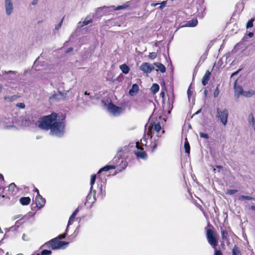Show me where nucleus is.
I'll return each mask as SVG.
<instances>
[{
	"instance_id": "dca6fc26",
	"label": "nucleus",
	"mask_w": 255,
	"mask_h": 255,
	"mask_svg": "<svg viewBox=\"0 0 255 255\" xmlns=\"http://www.w3.org/2000/svg\"><path fill=\"white\" fill-rule=\"evenodd\" d=\"M2 75H7L6 79L8 80H13L14 79V77L12 76L11 75H15L17 73L16 71H2Z\"/></svg>"
},
{
	"instance_id": "4be33fe9",
	"label": "nucleus",
	"mask_w": 255,
	"mask_h": 255,
	"mask_svg": "<svg viewBox=\"0 0 255 255\" xmlns=\"http://www.w3.org/2000/svg\"><path fill=\"white\" fill-rule=\"evenodd\" d=\"M30 198L29 197H21L19 202L22 205H27L30 203Z\"/></svg>"
},
{
	"instance_id": "9b49d317",
	"label": "nucleus",
	"mask_w": 255,
	"mask_h": 255,
	"mask_svg": "<svg viewBox=\"0 0 255 255\" xmlns=\"http://www.w3.org/2000/svg\"><path fill=\"white\" fill-rule=\"evenodd\" d=\"M5 13L7 15H10L13 10V3L11 0H4Z\"/></svg>"
},
{
	"instance_id": "ea45409f",
	"label": "nucleus",
	"mask_w": 255,
	"mask_h": 255,
	"mask_svg": "<svg viewBox=\"0 0 255 255\" xmlns=\"http://www.w3.org/2000/svg\"><path fill=\"white\" fill-rule=\"evenodd\" d=\"M67 232H66L65 231V233L62 234V235H59L58 237H57L56 238H58V240L60 241V240H61V239H64L66 238V234H67Z\"/></svg>"
},
{
	"instance_id": "c03bdc74",
	"label": "nucleus",
	"mask_w": 255,
	"mask_h": 255,
	"mask_svg": "<svg viewBox=\"0 0 255 255\" xmlns=\"http://www.w3.org/2000/svg\"><path fill=\"white\" fill-rule=\"evenodd\" d=\"M215 250L214 255H223V254L221 250H218L216 248L214 249Z\"/></svg>"
},
{
	"instance_id": "c85d7f7f",
	"label": "nucleus",
	"mask_w": 255,
	"mask_h": 255,
	"mask_svg": "<svg viewBox=\"0 0 255 255\" xmlns=\"http://www.w3.org/2000/svg\"><path fill=\"white\" fill-rule=\"evenodd\" d=\"M151 91L153 94L156 93L159 90V86L157 84L154 83L151 87Z\"/></svg>"
},
{
	"instance_id": "412c9836",
	"label": "nucleus",
	"mask_w": 255,
	"mask_h": 255,
	"mask_svg": "<svg viewBox=\"0 0 255 255\" xmlns=\"http://www.w3.org/2000/svg\"><path fill=\"white\" fill-rule=\"evenodd\" d=\"M116 166L112 165H106V166L102 167V168H101L99 170L98 174H99L103 171H108L110 169H116Z\"/></svg>"
},
{
	"instance_id": "6e6552de",
	"label": "nucleus",
	"mask_w": 255,
	"mask_h": 255,
	"mask_svg": "<svg viewBox=\"0 0 255 255\" xmlns=\"http://www.w3.org/2000/svg\"><path fill=\"white\" fill-rule=\"evenodd\" d=\"M68 244V242L58 240V238H55L46 243V245H50L53 250L61 249L63 246H67Z\"/></svg>"
},
{
	"instance_id": "39448f33",
	"label": "nucleus",
	"mask_w": 255,
	"mask_h": 255,
	"mask_svg": "<svg viewBox=\"0 0 255 255\" xmlns=\"http://www.w3.org/2000/svg\"><path fill=\"white\" fill-rule=\"evenodd\" d=\"M112 162L114 164L113 165L116 166V173L122 171L127 167L128 165L127 161L119 156H115L113 158Z\"/></svg>"
},
{
	"instance_id": "8fccbe9b",
	"label": "nucleus",
	"mask_w": 255,
	"mask_h": 255,
	"mask_svg": "<svg viewBox=\"0 0 255 255\" xmlns=\"http://www.w3.org/2000/svg\"><path fill=\"white\" fill-rule=\"evenodd\" d=\"M22 239L23 241H28L29 240L27 236L24 234L23 235Z\"/></svg>"
},
{
	"instance_id": "c9c22d12",
	"label": "nucleus",
	"mask_w": 255,
	"mask_h": 255,
	"mask_svg": "<svg viewBox=\"0 0 255 255\" xmlns=\"http://www.w3.org/2000/svg\"><path fill=\"white\" fill-rule=\"evenodd\" d=\"M219 85H218L213 93V96L215 98L217 97L219 94Z\"/></svg>"
},
{
	"instance_id": "72a5a7b5",
	"label": "nucleus",
	"mask_w": 255,
	"mask_h": 255,
	"mask_svg": "<svg viewBox=\"0 0 255 255\" xmlns=\"http://www.w3.org/2000/svg\"><path fill=\"white\" fill-rule=\"evenodd\" d=\"M52 252L50 250H44L40 254H37L36 255H50Z\"/></svg>"
},
{
	"instance_id": "5fc2aeb1",
	"label": "nucleus",
	"mask_w": 255,
	"mask_h": 255,
	"mask_svg": "<svg viewBox=\"0 0 255 255\" xmlns=\"http://www.w3.org/2000/svg\"><path fill=\"white\" fill-rule=\"evenodd\" d=\"M37 1H38V0H33V1L32 2V4L33 5L36 4L37 3Z\"/></svg>"
},
{
	"instance_id": "e2e57ef3",
	"label": "nucleus",
	"mask_w": 255,
	"mask_h": 255,
	"mask_svg": "<svg viewBox=\"0 0 255 255\" xmlns=\"http://www.w3.org/2000/svg\"><path fill=\"white\" fill-rule=\"evenodd\" d=\"M164 95V93L163 92H161V93H160V96H161V97H163Z\"/></svg>"
},
{
	"instance_id": "e433bc0d",
	"label": "nucleus",
	"mask_w": 255,
	"mask_h": 255,
	"mask_svg": "<svg viewBox=\"0 0 255 255\" xmlns=\"http://www.w3.org/2000/svg\"><path fill=\"white\" fill-rule=\"evenodd\" d=\"M192 93H193V91L191 90V86H190L187 90V95H188L189 100H190V99L192 95Z\"/></svg>"
},
{
	"instance_id": "052dcab7",
	"label": "nucleus",
	"mask_w": 255,
	"mask_h": 255,
	"mask_svg": "<svg viewBox=\"0 0 255 255\" xmlns=\"http://www.w3.org/2000/svg\"><path fill=\"white\" fill-rule=\"evenodd\" d=\"M2 86L1 85H0V93L2 92Z\"/></svg>"
},
{
	"instance_id": "9d476101",
	"label": "nucleus",
	"mask_w": 255,
	"mask_h": 255,
	"mask_svg": "<svg viewBox=\"0 0 255 255\" xmlns=\"http://www.w3.org/2000/svg\"><path fill=\"white\" fill-rule=\"evenodd\" d=\"M140 70L144 73L148 74L150 73L152 70L154 69V67L148 63H143L139 67Z\"/></svg>"
},
{
	"instance_id": "0e129e2a",
	"label": "nucleus",
	"mask_w": 255,
	"mask_h": 255,
	"mask_svg": "<svg viewBox=\"0 0 255 255\" xmlns=\"http://www.w3.org/2000/svg\"><path fill=\"white\" fill-rule=\"evenodd\" d=\"M201 110H198L196 113V114H198L200 112Z\"/></svg>"
},
{
	"instance_id": "bb28decb",
	"label": "nucleus",
	"mask_w": 255,
	"mask_h": 255,
	"mask_svg": "<svg viewBox=\"0 0 255 255\" xmlns=\"http://www.w3.org/2000/svg\"><path fill=\"white\" fill-rule=\"evenodd\" d=\"M154 65L158 68L161 73H164L166 71V68L164 65L160 63H154Z\"/></svg>"
},
{
	"instance_id": "680f3d73",
	"label": "nucleus",
	"mask_w": 255,
	"mask_h": 255,
	"mask_svg": "<svg viewBox=\"0 0 255 255\" xmlns=\"http://www.w3.org/2000/svg\"><path fill=\"white\" fill-rule=\"evenodd\" d=\"M251 209L253 210H255V206H252L251 207Z\"/></svg>"
},
{
	"instance_id": "7c9ffc66",
	"label": "nucleus",
	"mask_w": 255,
	"mask_h": 255,
	"mask_svg": "<svg viewBox=\"0 0 255 255\" xmlns=\"http://www.w3.org/2000/svg\"><path fill=\"white\" fill-rule=\"evenodd\" d=\"M184 148L185 152L187 154H189L190 151V147L189 143L187 140V138H186V140L184 142Z\"/></svg>"
},
{
	"instance_id": "f8f14e48",
	"label": "nucleus",
	"mask_w": 255,
	"mask_h": 255,
	"mask_svg": "<svg viewBox=\"0 0 255 255\" xmlns=\"http://www.w3.org/2000/svg\"><path fill=\"white\" fill-rule=\"evenodd\" d=\"M65 98V96L64 95V94L61 93V92L58 91L57 93H54L51 97H50L49 101L51 102H55L59 101L62 99H64Z\"/></svg>"
},
{
	"instance_id": "c756f323",
	"label": "nucleus",
	"mask_w": 255,
	"mask_h": 255,
	"mask_svg": "<svg viewBox=\"0 0 255 255\" xmlns=\"http://www.w3.org/2000/svg\"><path fill=\"white\" fill-rule=\"evenodd\" d=\"M248 122L252 126L253 125H255V119L252 113L250 114L249 115Z\"/></svg>"
},
{
	"instance_id": "3c124183",
	"label": "nucleus",
	"mask_w": 255,
	"mask_h": 255,
	"mask_svg": "<svg viewBox=\"0 0 255 255\" xmlns=\"http://www.w3.org/2000/svg\"><path fill=\"white\" fill-rule=\"evenodd\" d=\"M62 22V20L61 21V22L55 26V29L58 30L61 26V23Z\"/></svg>"
},
{
	"instance_id": "774afa93",
	"label": "nucleus",
	"mask_w": 255,
	"mask_h": 255,
	"mask_svg": "<svg viewBox=\"0 0 255 255\" xmlns=\"http://www.w3.org/2000/svg\"><path fill=\"white\" fill-rule=\"evenodd\" d=\"M252 127L254 128V130H255V125H253V126H252Z\"/></svg>"
},
{
	"instance_id": "49530a36",
	"label": "nucleus",
	"mask_w": 255,
	"mask_h": 255,
	"mask_svg": "<svg viewBox=\"0 0 255 255\" xmlns=\"http://www.w3.org/2000/svg\"><path fill=\"white\" fill-rule=\"evenodd\" d=\"M126 6H126L125 5H120V6L117 7L115 9V10H120V9H124V8H126Z\"/></svg>"
},
{
	"instance_id": "1a4fd4ad",
	"label": "nucleus",
	"mask_w": 255,
	"mask_h": 255,
	"mask_svg": "<svg viewBox=\"0 0 255 255\" xmlns=\"http://www.w3.org/2000/svg\"><path fill=\"white\" fill-rule=\"evenodd\" d=\"M108 108L109 112L115 117L119 116L123 111L122 107H118L112 103L109 104Z\"/></svg>"
},
{
	"instance_id": "a878e982",
	"label": "nucleus",
	"mask_w": 255,
	"mask_h": 255,
	"mask_svg": "<svg viewBox=\"0 0 255 255\" xmlns=\"http://www.w3.org/2000/svg\"><path fill=\"white\" fill-rule=\"evenodd\" d=\"M232 255H242L240 249L235 245L232 251Z\"/></svg>"
},
{
	"instance_id": "f704fd0d",
	"label": "nucleus",
	"mask_w": 255,
	"mask_h": 255,
	"mask_svg": "<svg viewBox=\"0 0 255 255\" xmlns=\"http://www.w3.org/2000/svg\"><path fill=\"white\" fill-rule=\"evenodd\" d=\"M254 18L251 19L247 23V28H250L253 26V22L254 21Z\"/></svg>"
},
{
	"instance_id": "bf43d9fd",
	"label": "nucleus",
	"mask_w": 255,
	"mask_h": 255,
	"mask_svg": "<svg viewBox=\"0 0 255 255\" xmlns=\"http://www.w3.org/2000/svg\"><path fill=\"white\" fill-rule=\"evenodd\" d=\"M216 167L219 169H222L223 168V167L221 165H217Z\"/></svg>"
},
{
	"instance_id": "de8ad7c7",
	"label": "nucleus",
	"mask_w": 255,
	"mask_h": 255,
	"mask_svg": "<svg viewBox=\"0 0 255 255\" xmlns=\"http://www.w3.org/2000/svg\"><path fill=\"white\" fill-rule=\"evenodd\" d=\"M166 4V1H163L160 3V6H159V8L161 9H162L163 7Z\"/></svg>"
},
{
	"instance_id": "0eeeda50",
	"label": "nucleus",
	"mask_w": 255,
	"mask_h": 255,
	"mask_svg": "<svg viewBox=\"0 0 255 255\" xmlns=\"http://www.w3.org/2000/svg\"><path fill=\"white\" fill-rule=\"evenodd\" d=\"M206 236L208 243L213 249L216 248L218 242L216 238V233L212 229H208L206 231Z\"/></svg>"
},
{
	"instance_id": "f3484780",
	"label": "nucleus",
	"mask_w": 255,
	"mask_h": 255,
	"mask_svg": "<svg viewBox=\"0 0 255 255\" xmlns=\"http://www.w3.org/2000/svg\"><path fill=\"white\" fill-rule=\"evenodd\" d=\"M79 210H78V209H77L73 213V214H72V215L70 216V218H69V220L68 221V225H67V228L66 229V232H68V228H69V226L71 225H72L74 221V220H75V218Z\"/></svg>"
},
{
	"instance_id": "79ce46f5",
	"label": "nucleus",
	"mask_w": 255,
	"mask_h": 255,
	"mask_svg": "<svg viewBox=\"0 0 255 255\" xmlns=\"http://www.w3.org/2000/svg\"><path fill=\"white\" fill-rule=\"evenodd\" d=\"M199 134H200V136L201 137H203V138H206V139L209 138V135L207 133H203V132H200L199 133Z\"/></svg>"
},
{
	"instance_id": "a18cd8bd",
	"label": "nucleus",
	"mask_w": 255,
	"mask_h": 255,
	"mask_svg": "<svg viewBox=\"0 0 255 255\" xmlns=\"http://www.w3.org/2000/svg\"><path fill=\"white\" fill-rule=\"evenodd\" d=\"M16 106L21 108L24 109L25 108V105L23 103H19L16 104Z\"/></svg>"
},
{
	"instance_id": "6ab92c4d",
	"label": "nucleus",
	"mask_w": 255,
	"mask_h": 255,
	"mask_svg": "<svg viewBox=\"0 0 255 255\" xmlns=\"http://www.w3.org/2000/svg\"><path fill=\"white\" fill-rule=\"evenodd\" d=\"M210 75H211L210 72L208 70L206 72L205 75H204L202 80V83L204 86H205L207 84V83L209 80Z\"/></svg>"
},
{
	"instance_id": "aec40b11",
	"label": "nucleus",
	"mask_w": 255,
	"mask_h": 255,
	"mask_svg": "<svg viewBox=\"0 0 255 255\" xmlns=\"http://www.w3.org/2000/svg\"><path fill=\"white\" fill-rule=\"evenodd\" d=\"M221 233L222 239L223 240V241L224 242H229V238L228 236V233L227 231L226 230H225L223 228H221Z\"/></svg>"
},
{
	"instance_id": "20e7f679",
	"label": "nucleus",
	"mask_w": 255,
	"mask_h": 255,
	"mask_svg": "<svg viewBox=\"0 0 255 255\" xmlns=\"http://www.w3.org/2000/svg\"><path fill=\"white\" fill-rule=\"evenodd\" d=\"M4 185L5 181L3 176L0 174V204L10 203L14 202V201H6V200H9L10 197L7 195L6 191L5 190Z\"/></svg>"
},
{
	"instance_id": "4d7b16f0",
	"label": "nucleus",
	"mask_w": 255,
	"mask_h": 255,
	"mask_svg": "<svg viewBox=\"0 0 255 255\" xmlns=\"http://www.w3.org/2000/svg\"><path fill=\"white\" fill-rule=\"evenodd\" d=\"M34 215V213H32L31 212L28 213L27 214V216H31L32 217H33Z\"/></svg>"
},
{
	"instance_id": "a19ab883",
	"label": "nucleus",
	"mask_w": 255,
	"mask_h": 255,
	"mask_svg": "<svg viewBox=\"0 0 255 255\" xmlns=\"http://www.w3.org/2000/svg\"><path fill=\"white\" fill-rule=\"evenodd\" d=\"M156 53H155V52H151V53H150L149 55H148V57L149 58H150V59H154L156 57Z\"/></svg>"
},
{
	"instance_id": "5701e85b",
	"label": "nucleus",
	"mask_w": 255,
	"mask_h": 255,
	"mask_svg": "<svg viewBox=\"0 0 255 255\" xmlns=\"http://www.w3.org/2000/svg\"><path fill=\"white\" fill-rule=\"evenodd\" d=\"M198 20L196 18H193L188 21L186 24V26L188 27H194L197 25Z\"/></svg>"
},
{
	"instance_id": "37998d69",
	"label": "nucleus",
	"mask_w": 255,
	"mask_h": 255,
	"mask_svg": "<svg viewBox=\"0 0 255 255\" xmlns=\"http://www.w3.org/2000/svg\"><path fill=\"white\" fill-rule=\"evenodd\" d=\"M38 62H38V59H37L35 60V61L34 62V63L33 67H34L35 70H40V69L38 67Z\"/></svg>"
},
{
	"instance_id": "f03ea898",
	"label": "nucleus",
	"mask_w": 255,
	"mask_h": 255,
	"mask_svg": "<svg viewBox=\"0 0 255 255\" xmlns=\"http://www.w3.org/2000/svg\"><path fill=\"white\" fill-rule=\"evenodd\" d=\"M65 115L63 114L58 115L56 113H52L39 120L38 127L43 129H50L51 135L61 137L65 133Z\"/></svg>"
},
{
	"instance_id": "603ef678",
	"label": "nucleus",
	"mask_w": 255,
	"mask_h": 255,
	"mask_svg": "<svg viewBox=\"0 0 255 255\" xmlns=\"http://www.w3.org/2000/svg\"><path fill=\"white\" fill-rule=\"evenodd\" d=\"M248 35L250 38H252L254 36V33L250 32L248 33Z\"/></svg>"
},
{
	"instance_id": "b1692460",
	"label": "nucleus",
	"mask_w": 255,
	"mask_h": 255,
	"mask_svg": "<svg viewBox=\"0 0 255 255\" xmlns=\"http://www.w3.org/2000/svg\"><path fill=\"white\" fill-rule=\"evenodd\" d=\"M120 69L123 73L127 74L129 72V68L128 66L126 64H122L120 66Z\"/></svg>"
},
{
	"instance_id": "13d9d810",
	"label": "nucleus",
	"mask_w": 255,
	"mask_h": 255,
	"mask_svg": "<svg viewBox=\"0 0 255 255\" xmlns=\"http://www.w3.org/2000/svg\"><path fill=\"white\" fill-rule=\"evenodd\" d=\"M159 4V3H152L151 5L153 6H155Z\"/></svg>"
},
{
	"instance_id": "f257e3e1",
	"label": "nucleus",
	"mask_w": 255,
	"mask_h": 255,
	"mask_svg": "<svg viewBox=\"0 0 255 255\" xmlns=\"http://www.w3.org/2000/svg\"><path fill=\"white\" fill-rule=\"evenodd\" d=\"M147 132L146 135H144V137L140 140V145L139 142L136 143V147L137 149L134 151L135 155L137 158L142 159H146L147 155L144 149L143 146H146L147 139L149 137L150 138L151 142L149 145V147L152 152L154 151L156 149L157 146L159 144V138L164 133V130L161 129V125L159 122L151 123L147 128H145V132Z\"/></svg>"
},
{
	"instance_id": "338daca9",
	"label": "nucleus",
	"mask_w": 255,
	"mask_h": 255,
	"mask_svg": "<svg viewBox=\"0 0 255 255\" xmlns=\"http://www.w3.org/2000/svg\"><path fill=\"white\" fill-rule=\"evenodd\" d=\"M85 95H89V93H88L87 92H85Z\"/></svg>"
},
{
	"instance_id": "ddd939ff",
	"label": "nucleus",
	"mask_w": 255,
	"mask_h": 255,
	"mask_svg": "<svg viewBox=\"0 0 255 255\" xmlns=\"http://www.w3.org/2000/svg\"><path fill=\"white\" fill-rule=\"evenodd\" d=\"M36 206L39 209L42 208L45 204V200L40 194L37 195L35 199Z\"/></svg>"
},
{
	"instance_id": "09e8293b",
	"label": "nucleus",
	"mask_w": 255,
	"mask_h": 255,
	"mask_svg": "<svg viewBox=\"0 0 255 255\" xmlns=\"http://www.w3.org/2000/svg\"><path fill=\"white\" fill-rule=\"evenodd\" d=\"M241 70V69H239L238 71H237L235 72L234 73H233L231 75V77L233 78L235 76L237 75Z\"/></svg>"
},
{
	"instance_id": "864d4df0",
	"label": "nucleus",
	"mask_w": 255,
	"mask_h": 255,
	"mask_svg": "<svg viewBox=\"0 0 255 255\" xmlns=\"http://www.w3.org/2000/svg\"><path fill=\"white\" fill-rule=\"evenodd\" d=\"M33 191L36 192L37 193V195L39 194V190L36 188H34V189H33Z\"/></svg>"
},
{
	"instance_id": "a211bd4d",
	"label": "nucleus",
	"mask_w": 255,
	"mask_h": 255,
	"mask_svg": "<svg viewBox=\"0 0 255 255\" xmlns=\"http://www.w3.org/2000/svg\"><path fill=\"white\" fill-rule=\"evenodd\" d=\"M139 87L137 84H134L132 86V88L129 91V94L130 96H133L138 92Z\"/></svg>"
},
{
	"instance_id": "4468645a",
	"label": "nucleus",
	"mask_w": 255,
	"mask_h": 255,
	"mask_svg": "<svg viewBox=\"0 0 255 255\" xmlns=\"http://www.w3.org/2000/svg\"><path fill=\"white\" fill-rule=\"evenodd\" d=\"M235 96L238 98L240 95H243L244 90L242 87L237 85V81L235 82L234 85Z\"/></svg>"
},
{
	"instance_id": "58836bf2",
	"label": "nucleus",
	"mask_w": 255,
	"mask_h": 255,
	"mask_svg": "<svg viewBox=\"0 0 255 255\" xmlns=\"http://www.w3.org/2000/svg\"><path fill=\"white\" fill-rule=\"evenodd\" d=\"M238 192L237 190L230 189L228 190L227 192V194L228 195H233Z\"/></svg>"
},
{
	"instance_id": "7ed1b4c3",
	"label": "nucleus",
	"mask_w": 255,
	"mask_h": 255,
	"mask_svg": "<svg viewBox=\"0 0 255 255\" xmlns=\"http://www.w3.org/2000/svg\"><path fill=\"white\" fill-rule=\"evenodd\" d=\"M106 195L105 183L101 181L97 183V189H90L86 197L85 205L91 207L97 199H102Z\"/></svg>"
},
{
	"instance_id": "cd10ccee",
	"label": "nucleus",
	"mask_w": 255,
	"mask_h": 255,
	"mask_svg": "<svg viewBox=\"0 0 255 255\" xmlns=\"http://www.w3.org/2000/svg\"><path fill=\"white\" fill-rule=\"evenodd\" d=\"M96 179V175L95 174H93L91 176V180H90V185H91L90 189H91V191H93V189H97V188H95L94 187V185L95 184Z\"/></svg>"
},
{
	"instance_id": "6e6d98bb",
	"label": "nucleus",
	"mask_w": 255,
	"mask_h": 255,
	"mask_svg": "<svg viewBox=\"0 0 255 255\" xmlns=\"http://www.w3.org/2000/svg\"><path fill=\"white\" fill-rule=\"evenodd\" d=\"M72 50H73V48H69L67 50L66 52H67V53L70 52H71Z\"/></svg>"
},
{
	"instance_id": "423d86ee",
	"label": "nucleus",
	"mask_w": 255,
	"mask_h": 255,
	"mask_svg": "<svg viewBox=\"0 0 255 255\" xmlns=\"http://www.w3.org/2000/svg\"><path fill=\"white\" fill-rule=\"evenodd\" d=\"M216 118L218 119L224 126H226L228 123L229 116L228 110L226 108L221 109L218 107L216 109Z\"/></svg>"
},
{
	"instance_id": "2f4dec72",
	"label": "nucleus",
	"mask_w": 255,
	"mask_h": 255,
	"mask_svg": "<svg viewBox=\"0 0 255 255\" xmlns=\"http://www.w3.org/2000/svg\"><path fill=\"white\" fill-rule=\"evenodd\" d=\"M238 199L239 200H254V198L252 197L245 195H241L240 196Z\"/></svg>"
},
{
	"instance_id": "473e14b6",
	"label": "nucleus",
	"mask_w": 255,
	"mask_h": 255,
	"mask_svg": "<svg viewBox=\"0 0 255 255\" xmlns=\"http://www.w3.org/2000/svg\"><path fill=\"white\" fill-rule=\"evenodd\" d=\"M17 98V96L15 95H13L12 96H4V100L5 101L12 102L15 100Z\"/></svg>"
},
{
	"instance_id": "393cba45",
	"label": "nucleus",
	"mask_w": 255,
	"mask_h": 255,
	"mask_svg": "<svg viewBox=\"0 0 255 255\" xmlns=\"http://www.w3.org/2000/svg\"><path fill=\"white\" fill-rule=\"evenodd\" d=\"M255 93V92L253 90H250L248 91H244L243 96L246 98H250L253 96Z\"/></svg>"
},
{
	"instance_id": "2eb2a0df",
	"label": "nucleus",
	"mask_w": 255,
	"mask_h": 255,
	"mask_svg": "<svg viewBox=\"0 0 255 255\" xmlns=\"http://www.w3.org/2000/svg\"><path fill=\"white\" fill-rule=\"evenodd\" d=\"M17 190L16 188V186L14 183H12L9 184L8 187L7 191H6L7 195L10 197V196H12L15 194Z\"/></svg>"
},
{
	"instance_id": "69168bd1",
	"label": "nucleus",
	"mask_w": 255,
	"mask_h": 255,
	"mask_svg": "<svg viewBox=\"0 0 255 255\" xmlns=\"http://www.w3.org/2000/svg\"><path fill=\"white\" fill-rule=\"evenodd\" d=\"M207 91L206 90H205V91H204V94H205V95H206V94H207Z\"/></svg>"
},
{
	"instance_id": "4c0bfd02",
	"label": "nucleus",
	"mask_w": 255,
	"mask_h": 255,
	"mask_svg": "<svg viewBox=\"0 0 255 255\" xmlns=\"http://www.w3.org/2000/svg\"><path fill=\"white\" fill-rule=\"evenodd\" d=\"M92 22V19L85 20L83 21L81 26H84Z\"/></svg>"
}]
</instances>
